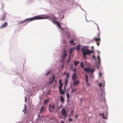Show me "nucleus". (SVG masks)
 Segmentation results:
<instances>
[{"label": "nucleus", "mask_w": 123, "mask_h": 123, "mask_svg": "<svg viewBox=\"0 0 123 123\" xmlns=\"http://www.w3.org/2000/svg\"><path fill=\"white\" fill-rule=\"evenodd\" d=\"M51 17V16L50 15L48 16H46L44 15L36 16L32 18L26 19L24 21L20 22H19V24L25 22L27 21L28 20L30 21H31L36 20L44 19L48 18H50Z\"/></svg>", "instance_id": "nucleus-1"}, {"label": "nucleus", "mask_w": 123, "mask_h": 123, "mask_svg": "<svg viewBox=\"0 0 123 123\" xmlns=\"http://www.w3.org/2000/svg\"><path fill=\"white\" fill-rule=\"evenodd\" d=\"M81 51L84 57L86 58V56L87 55H89L92 53L93 52V51H91L88 50L87 48L85 49L83 48L81 49Z\"/></svg>", "instance_id": "nucleus-2"}, {"label": "nucleus", "mask_w": 123, "mask_h": 123, "mask_svg": "<svg viewBox=\"0 0 123 123\" xmlns=\"http://www.w3.org/2000/svg\"><path fill=\"white\" fill-rule=\"evenodd\" d=\"M97 37H98V38L96 37H94V39H93V40H94L96 41L97 46H98L100 45V43L99 42L100 41L99 33H98V35Z\"/></svg>", "instance_id": "nucleus-3"}, {"label": "nucleus", "mask_w": 123, "mask_h": 123, "mask_svg": "<svg viewBox=\"0 0 123 123\" xmlns=\"http://www.w3.org/2000/svg\"><path fill=\"white\" fill-rule=\"evenodd\" d=\"M55 104L53 103L49 105V109L50 112H52L53 111L55 108Z\"/></svg>", "instance_id": "nucleus-4"}, {"label": "nucleus", "mask_w": 123, "mask_h": 123, "mask_svg": "<svg viewBox=\"0 0 123 123\" xmlns=\"http://www.w3.org/2000/svg\"><path fill=\"white\" fill-rule=\"evenodd\" d=\"M85 71H86L87 72H91V74H92L93 73L94 69H92L90 68H85L84 69Z\"/></svg>", "instance_id": "nucleus-5"}, {"label": "nucleus", "mask_w": 123, "mask_h": 123, "mask_svg": "<svg viewBox=\"0 0 123 123\" xmlns=\"http://www.w3.org/2000/svg\"><path fill=\"white\" fill-rule=\"evenodd\" d=\"M62 58L64 59L67 56L66 53V51L65 49L63 50V51L62 53Z\"/></svg>", "instance_id": "nucleus-6"}, {"label": "nucleus", "mask_w": 123, "mask_h": 123, "mask_svg": "<svg viewBox=\"0 0 123 123\" xmlns=\"http://www.w3.org/2000/svg\"><path fill=\"white\" fill-rule=\"evenodd\" d=\"M61 114L62 116L65 118L67 116V114L65 109L64 108L62 109L61 111Z\"/></svg>", "instance_id": "nucleus-7"}, {"label": "nucleus", "mask_w": 123, "mask_h": 123, "mask_svg": "<svg viewBox=\"0 0 123 123\" xmlns=\"http://www.w3.org/2000/svg\"><path fill=\"white\" fill-rule=\"evenodd\" d=\"M73 80V84L75 86L78 85L80 83V81L78 80Z\"/></svg>", "instance_id": "nucleus-8"}, {"label": "nucleus", "mask_w": 123, "mask_h": 123, "mask_svg": "<svg viewBox=\"0 0 123 123\" xmlns=\"http://www.w3.org/2000/svg\"><path fill=\"white\" fill-rule=\"evenodd\" d=\"M77 78V76L76 73L73 74L72 77V79L73 80H76Z\"/></svg>", "instance_id": "nucleus-9"}, {"label": "nucleus", "mask_w": 123, "mask_h": 123, "mask_svg": "<svg viewBox=\"0 0 123 123\" xmlns=\"http://www.w3.org/2000/svg\"><path fill=\"white\" fill-rule=\"evenodd\" d=\"M74 49L73 48H71V49H70L69 50V55L70 56H71L72 55V53Z\"/></svg>", "instance_id": "nucleus-10"}, {"label": "nucleus", "mask_w": 123, "mask_h": 123, "mask_svg": "<svg viewBox=\"0 0 123 123\" xmlns=\"http://www.w3.org/2000/svg\"><path fill=\"white\" fill-rule=\"evenodd\" d=\"M7 23L6 22H5L0 27V28H2L5 27L7 26Z\"/></svg>", "instance_id": "nucleus-11"}, {"label": "nucleus", "mask_w": 123, "mask_h": 123, "mask_svg": "<svg viewBox=\"0 0 123 123\" xmlns=\"http://www.w3.org/2000/svg\"><path fill=\"white\" fill-rule=\"evenodd\" d=\"M60 99L61 103L62 104H63L65 100L64 98L62 96H60Z\"/></svg>", "instance_id": "nucleus-12"}, {"label": "nucleus", "mask_w": 123, "mask_h": 123, "mask_svg": "<svg viewBox=\"0 0 123 123\" xmlns=\"http://www.w3.org/2000/svg\"><path fill=\"white\" fill-rule=\"evenodd\" d=\"M6 16L5 15H3L1 18V20H2L4 21L6 18Z\"/></svg>", "instance_id": "nucleus-13"}, {"label": "nucleus", "mask_w": 123, "mask_h": 123, "mask_svg": "<svg viewBox=\"0 0 123 123\" xmlns=\"http://www.w3.org/2000/svg\"><path fill=\"white\" fill-rule=\"evenodd\" d=\"M44 110V107H43L42 106L41 107L40 110V113L43 112Z\"/></svg>", "instance_id": "nucleus-14"}, {"label": "nucleus", "mask_w": 123, "mask_h": 123, "mask_svg": "<svg viewBox=\"0 0 123 123\" xmlns=\"http://www.w3.org/2000/svg\"><path fill=\"white\" fill-rule=\"evenodd\" d=\"M74 64L76 66L79 63V61H77L74 60Z\"/></svg>", "instance_id": "nucleus-15"}, {"label": "nucleus", "mask_w": 123, "mask_h": 123, "mask_svg": "<svg viewBox=\"0 0 123 123\" xmlns=\"http://www.w3.org/2000/svg\"><path fill=\"white\" fill-rule=\"evenodd\" d=\"M54 22L56 24L57 26L59 27L60 28L61 27V26L60 25L58 22H57V21H55Z\"/></svg>", "instance_id": "nucleus-16"}, {"label": "nucleus", "mask_w": 123, "mask_h": 123, "mask_svg": "<svg viewBox=\"0 0 123 123\" xmlns=\"http://www.w3.org/2000/svg\"><path fill=\"white\" fill-rule=\"evenodd\" d=\"M66 35L68 38H69L70 37V33L69 32L67 31L66 32Z\"/></svg>", "instance_id": "nucleus-17"}, {"label": "nucleus", "mask_w": 123, "mask_h": 123, "mask_svg": "<svg viewBox=\"0 0 123 123\" xmlns=\"http://www.w3.org/2000/svg\"><path fill=\"white\" fill-rule=\"evenodd\" d=\"M63 84H59V90H60L62 89V86H63Z\"/></svg>", "instance_id": "nucleus-18"}, {"label": "nucleus", "mask_w": 123, "mask_h": 123, "mask_svg": "<svg viewBox=\"0 0 123 123\" xmlns=\"http://www.w3.org/2000/svg\"><path fill=\"white\" fill-rule=\"evenodd\" d=\"M60 91V92L61 94H63L64 93V91L62 90V89H61L60 90H59Z\"/></svg>", "instance_id": "nucleus-19"}, {"label": "nucleus", "mask_w": 123, "mask_h": 123, "mask_svg": "<svg viewBox=\"0 0 123 123\" xmlns=\"http://www.w3.org/2000/svg\"><path fill=\"white\" fill-rule=\"evenodd\" d=\"M48 101V99H46V100H44L43 101L44 104L45 105L47 103Z\"/></svg>", "instance_id": "nucleus-20"}, {"label": "nucleus", "mask_w": 123, "mask_h": 123, "mask_svg": "<svg viewBox=\"0 0 123 123\" xmlns=\"http://www.w3.org/2000/svg\"><path fill=\"white\" fill-rule=\"evenodd\" d=\"M98 62L99 64L100 63V56L99 55H98Z\"/></svg>", "instance_id": "nucleus-21"}, {"label": "nucleus", "mask_w": 123, "mask_h": 123, "mask_svg": "<svg viewBox=\"0 0 123 123\" xmlns=\"http://www.w3.org/2000/svg\"><path fill=\"white\" fill-rule=\"evenodd\" d=\"M86 83L87 85L88 86H89L90 85V84L88 83V80H86Z\"/></svg>", "instance_id": "nucleus-22"}, {"label": "nucleus", "mask_w": 123, "mask_h": 123, "mask_svg": "<svg viewBox=\"0 0 123 123\" xmlns=\"http://www.w3.org/2000/svg\"><path fill=\"white\" fill-rule=\"evenodd\" d=\"M80 66L82 68H83L84 67V65L83 63L82 62H81L80 63Z\"/></svg>", "instance_id": "nucleus-23"}, {"label": "nucleus", "mask_w": 123, "mask_h": 123, "mask_svg": "<svg viewBox=\"0 0 123 123\" xmlns=\"http://www.w3.org/2000/svg\"><path fill=\"white\" fill-rule=\"evenodd\" d=\"M50 70H49V71L47 72V73H46L45 74V76H47L50 73Z\"/></svg>", "instance_id": "nucleus-24"}, {"label": "nucleus", "mask_w": 123, "mask_h": 123, "mask_svg": "<svg viewBox=\"0 0 123 123\" xmlns=\"http://www.w3.org/2000/svg\"><path fill=\"white\" fill-rule=\"evenodd\" d=\"M53 80H51L49 82V84H53Z\"/></svg>", "instance_id": "nucleus-25"}, {"label": "nucleus", "mask_w": 123, "mask_h": 123, "mask_svg": "<svg viewBox=\"0 0 123 123\" xmlns=\"http://www.w3.org/2000/svg\"><path fill=\"white\" fill-rule=\"evenodd\" d=\"M55 76L54 75H53L52 76V78L51 80H52L54 81V80L55 79Z\"/></svg>", "instance_id": "nucleus-26"}, {"label": "nucleus", "mask_w": 123, "mask_h": 123, "mask_svg": "<svg viewBox=\"0 0 123 123\" xmlns=\"http://www.w3.org/2000/svg\"><path fill=\"white\" fill-rule=\"evenodd\" d=\"M25 105V107L24 109V113H25V111L26 110V105Z\"/></svg>", "instance_id": "nucleus-27"}, {"label": "nucleus", "mask_w": 123, "mask_h": 123, "mask_svg": "<svg viewBox=\"0 0 123 123\" xmlns=\"http://www.w3.org/2000/svg\"><path fill=\"white\" fill-rule=\"evenodd\" d=\"M80 46H77L76 47V48L77 49H80Z\"/></svg>", "instance_id": "nucleus-28"}, {"label": "nucleus", "mask_w": 123, "mask_h": 123, "mask_svg": "<svg viewBox=\"0 0 123 123\" xmlns=\"http://www.w3.org/2000/svg\"><path fill=\"white\" fill-rule=\"evenodd\" d=\"M70 43L74 44V41L73 40H72L71 41H70Z\"/></svg>", "instance_id": "nucleus-29"}, {"label": "nucleus", "mask_w": 123, "mask_h": 123, "mask_svg": "<svg viewBox=\"0 0 123 123\" xmlns=\"http://www.w3.org/2000/svg\"><path fill=\"white\" fill-rule=\"evenodd\" d=\"M85 77L86 78V80H87H87H88V76L86 74Z\"/></svg>", "instance_id": "nucleus-30"}, {"label": "nucleus", "mask_w": 123, "mask_h": 123, "mask_svg": "<svg viewBox=\"0 0 123 123\" xmlns=\"http://www.w3.org/2000/svg\"><path fill=\"white\" fill-rule=\"evenodd\" d=\"M76 90L75 89H72L71 90V92L72 93L74 91H76Z\"/></svg>", "instance_id": "nucleus-31"}, {"label": "nucleus", "mask_w": 123, "mask_h": 123, "mask_svg": "<svg viewBox=\"0 0 123 123\" xmlns=\"http://www.w3.org/2000/svg\"><path fill=\"white\" fill-rule=\"evenodd\" d=\"M67 98H68V99H69L70 98V97H69V94L68 93H67Z\"/></svg>", "instance_id": "nucleus-32"}, {"label": "nucleus", "mask_w": 123, "mask_h": 123, "mask_svg": "<svg viewBox=\"0 0 123 123\" xmlns=\"http://www.w3.org/2000/svg\"><path fill=\"white\" fill-rule=\"evenodd\" d=\"M102 114H103V118L104 119H105L106 117H105L104 114L102 113Z\"/></svg>", "instance_id": "nucleus-33"}, {"label": "nucleus", "mask_w": 123, "mask_h": 123, "mask_svg": "<svg viewBox=\"0 0 123 123\" xmlns=\"http://www.w3.org/2000/svg\"><path fill=\"white\" fill-rule=\"evenodd\" d=\"M52 16L53 18H54L56 20L57 19V18L55 17L54 15H53Z\"/></svg>", "instance_id": "nucleus-34"}, {"label": "nucleus", "mask_w": 123, "mask_h": 123, "mask_svg": "<svg viewBox=\"0 0 123 123\" xmlns=\"http://www.w3.org/2000/svg\"><path fill=\"white\" fill-rule=\"evenodd\" d=\"M66 75H67V76H66V79H68V77H69V75L67 74H66Z\"/></svg>", "instance_id": "nucleus-35"}, {"label": "nucleus", "mask_w": 123, "mask_h": 123, "mask_svg": "<svg viewBox=\"0 0 123 123\" xmlns=\"http://www.w3.org/2000/svg\"><path fill=\"white\" fill-rule=\"evenodd\" d=\"M68 81V79H66V80H65V84H67Z\"/></svg>", "instance_id": "nucleus-36"}, {"label": "nucleus", "mask_w": 123, "mask_h": 123, "mask_svg": "<svg viewBox=\"0 0 123 123\" xmlns=\"http://www.w3.org/2000/svg\"><path fill=\"white\" fill-rule=\"evenodd\" d=\"M102 85V83H100L99 84V86L100 87H101Z\"/></svg>", "instance_id": "nucleus-37"}, {"label": "nucleus", "mask_w": 123, "mask_h": 123, "mask_svg": "<svg viewBox=\"0 0 123 123\" xmlns=\"http://www.w3.org/2000/svg\"><path fill=\"white\" fill-rule=\"evenodd\" d=\"M102 75V74L100 72H99V76L100 77H101V76Z\"/></svg>", "instance_id": "nucleus-38"}, {"label": "nucleus", "mask_w": 123, "mask_h": 123, "mask_svg": "<svg viewBox=\"0 0 123 123\" xmlns=\"http://www.w3.org/2000/svg\"><path fill=\"white\" fill-rule=\"evenodd\" d=\"M68 120L70 122H71L72 121V119L71 118H69Z\"/></svg>", "instance_id": "nucleus-39"}, {"label": "nucleus", "mask_w": 123, "mask_h": 123, "mask_svg": "<svg viewBox=\"0 0 123 123\" xmlns=\"http://www.w3.org/2000/svg\"><path fill=\"white\" fill-rule=\"evenodd\" d=\"M59 84H62L61 83V79L59 81Z\"/></svg>", "instance_id": "nucleus-40"}, {"label": "nucleus", "mask_w": 123, "mask_h": 123, "mask_svg": "<svg viewBox=\"0 0 123 123\" xmlns=\"http://www.w3.org/2000/svg\"><path fill=\"white\" fill-rule=\"evenodd\" d=\"M61 123H64V121L62 120H61Z\"/></svg>", "instance_id": "nucleus-41"}, {"label": "nucleus", "mask_w": 123, "mask_h": 123, "mask_svg": "<svg viewBox=\"0 0 123 123\" xmlns=\"http://www.w3.org/2000/svg\"><path fill=\"white\" fill-rule=\"evenodd\" d=\"M74 72H76V69H75V68H74Z\"/></svg>", "instance_id": "nucleus-42"}, {"label": "nucleus", "mask_w": 123, "mask_h": 123, "mask_svg": "<svg viewBox=\"0 0 123 123\" xmlns=\"http://www.w3.org/2000/svg\"><path fill=\"white\" fill-rule=\"evenodd\" d=\"M59 118H60L61 119H62V118H63L64 119V118L62 117H61V116H60L59 117Z\"/></svg>", "instance_id": "nucleus-43"}, {"label": "nucleus", "mask_w": 123, "mask_h": 123, "mask_svg": "<svg viewBox=\"0 0 123 123\" xmlns=\"http://www.w3.org/2000/svg\"><path fill=\"white\" fill-rule=\"evenodd\" d=\"M71 114H72L73 113V111H71Z\"/></svg>", "instance_id": "nucleus-44"}, {"label": "nucleus", "mask_w": 123, "mask_h": 123, "mask_svg": "<svg viewBox=\"0 0 123 123\" xmlns=\"http://www.w3.org/2000/svg\"><path fill=\"white\" fill-rule=\"evenodd\" d=\"M78 117V115H76L75 116V117Z\"/></svg>", "instance_id": "nucleus-45"}, {"label": "nucleus", "mask_w": 123, "mask_h": 123, "mask_svg": "<svg viewBox=\"0 0 123 123\" xmlns=\"http://www.w3.org/2000/svg\"><path fill=\"white\" fill-rule=\"evenodd\" d=\"M93 57L94 58V59H95V56L94 55L93 56Z\"/></svg>", "instance_id": "nucleus-46"}, {"label": "nucleus", "mask_w": 123, "mask_h": 123, "mask_svg": "<svg viewBox=\"0 0 123 123\" xmlns=\"http://www.w3.org/2000/svg\"><path fill=\"white\" fill-rule=\"evenodd\" d=\"M27 100V98L26 97H25V101H26Z\"/></svg>", "instance_id": "nucleus-47"}, {"label": "nucleus", "mask_w": 123, "mask_h": 123, "mask_svg": "<svg viewBox=\"0 0 123 123\" xmlns=\"http://www.w3.org/2000/svg\"><path fill=\"white\" fill-rule=\"evenodd\" d=\"M102 114H101V113H100V116H102Z\"/></svg>", "instance_id": "nucleus-48"}, {"label": "nucleus", "mask_w": 123, "mask_h": 123, "mask_svg": "<svg viewBox=\"0 0 123 123\" xmlns=\"http://www.w3.org/2000/svg\"><path fill=\"white\" fill-rule=\"evenodd\" d=\"M71 56H70V57ZM70 57L69 58V59L68 60V61H69V60H70Z\"/></svg>", "instance_id": "nucleus-49"}, {"label": "nucleus", "mask_w": 123, "mask_h": 123, "mask_svg": "<svg viewBox=\"0 0 123 123\" xmlns=\"http://www.w3.org/2000/svg\"><path fill=\"white\" fill-rule=\"evenodd\" d=\"M103 87H105V85H104L103 86Z\"/></svg>", "instance_id": "nucleus-50"}]
</instances>
